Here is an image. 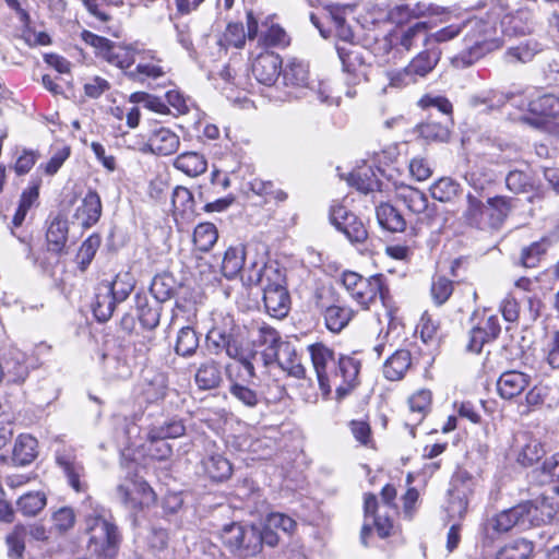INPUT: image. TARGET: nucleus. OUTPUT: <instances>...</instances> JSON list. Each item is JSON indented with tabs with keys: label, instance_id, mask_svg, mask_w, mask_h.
Listing matches in <instances>:
<instances>
[{
	"label": "nucleus",
	"instance_id": "nucleus-1",
	"mask_svg": "<svg viewBox=\"0 0 559 559\" xmlns=\"http://www.w3.org/2000/svg\"><path fill=\"white\" fill-rule=\"evenodd\" d=\"M79 513L84 518L88 551L98 559H114L122 540L116 523L106 516L105 509L95 504L90 496L82 502Z\"/></svg>",
	"mask_w": 559,
	"mask_h": 559
},
{
	"label": "nucleus",
	"instance_id": "nucleus-2",
	"mask_svg": "<svg viewBox=\"0 0 559 559\" xmlns=\"http://www.w3.org/2000/svg\"><path fill=\"white\" fill-rule=\"evenodd\" d=\"M248 269V281L262 286L267 312L275 318L285 317L289 309V295L285 287L284 274L272 265L267 266L263 258L250 262Z\"/></svg>",
	"mask_w": 559,
	"mask_h": 559
},
{
	"label": "nucleus",
	"instance_id": "nucleus-3",
	"mask_svg": "<svg viewBox=\"0 0 559 559\" xmlns=\"http://www.w3.org/2000/svg\"><path fill=\"white\" fill-rule=\"evenodd\" d=\"M428 26L417 22L405 28H399L377 41L373 51L382 63L396 62L404 53L423 44L427 47Z\"/></svg>",
	"mask_w": 559,
	"mask_h": 559
},
{
	"label": "nucleus",
	"instance_id": "nucleus-4",
	"mask_svg": "<svg viewBox=\"0 0 559 559\" xmlns=\"http://www.w3.org/2000/svg\"><path fill=\"white\" fill-rule=\"evenodd\" d=\"M282 76L286 86L300 90V95L297 97H305L310 102L318 100L326 105L338 104V97L331 94L326 82H309L308 64L301 60L289 59L282 69Z\"/></svg>",
	"mask_w": 559,
	"mask_h": 559
},
{
	"label": "nucleus",
	"instance_id": "nucleus-5",
	"mask_svg": "<svg viewBox=\"0 0 559 559\" xmlns=\"http://www.w3.org/2000/svg\"><path fill=\"white\" fill-rule=\"evenodd\" d=\"M224 547L239 558L254 557L260 552L259 527L231 522L225 524L219 533Z\"/></svg>",
	"mask_w": 559,
	"mask_h": 559
},
{
	"label": "nucleus",
	"instance_id": "nucleus-6",
	"mask_svg": "<svg viewBox=\"0 0 559 559\" xmlns=\"http://www.w3.org/2000/svg\"><path fill=\"white\" fill-rule=\"evenodd\" d=\"M474 477L465 469H459L452 476L445 507L450 520H463L468 508L469 497L474 492Z\"/></svg>",
	"mask_w": 559,
	"mask_h": 559
},
{
	"label": "nucleus",
	"instance_id": "nucleus-7",
	"mask_svg": "<svg viewBox=\"0 0 559 559\" xmlns=\"http://www.w3.org/2000/svg\"><path fill=\"white\" fill-rule=\"evenodd\" d=\"M82 39L94 47L96 53L108 63L120 69H128L135 62L134 50L110 41L105 37L95 35L88 31L82 32Z\"/></svg>",
	"mask_w": 559,
	"mask_h": 559
},
{
	"label": "nucleus",
	"instance_id": "nucleus-8",
	"mask_svg": "<svg viewBox=\"0 0 559 559\" xmlns=\"http://www.w3.org/2000/svg\"><path fill=\"white\" fill-rule=\"evenodd\" d=\"M360 360L353 356L341 355L335 361L333 373L328 377L329 394L335 389L338 397L345 396L358 384Z\"/></svg>",
	"mask_w": 559,
	"mask_h": 559
},
{
	"label": "nucleus",
	"instance_id": "nucleus-9",
	"mask_svg": "<svg viewBox=\"0 0 559 559\" xmlns=\"http://www.w3.org/2000/svg\"><path fill=\"white\" fill-rule=\"evenodd\" d=\"M485 26L481 22H475L473 34H467L464 38L465 48L451 58V63L454 68L464 69L471 67L492 49L493 43L487 40L483 35Z\"/></svg>",
	"mask_w": 559,
	"mask_h": 559
},
{
	"label": "nucleus",
	"instance_id": "nucleus-10",
	"mask_svg": "<svg viewBox=\"0 0 559 559\" xmlns=\"http://www.w3.org/2000/svg\"><path fill=\"white\" fill-rule=\"evenodd\" d=\"M525 508L522 502L488 519L484 525L485 536L492 542L515 526L521 530L530 528Z\"/></svg>",
	"mask_w": 559,
	"mask_h": 559
},
{
	"label": "nucleus",
	"instance_id": "nucleus-11",
	"mask_svg": "<svg viewBox=\"0 0 559 559\" xmlns=\"http://www.w3.org/2000/svg\"><path fill=\"white\" fill-rule=\"evenodd\" d=\"M207 349L211 354L219 355L223 352L231 358H243L241 348L245 344L243 338L234 332L231 328L213 326L205 337Z\"/></svg>",
	"mask_w": 559,
	"mask_h": 559
},
{
	"label": "nucleus",
	"instance_id": "nucleus-12",
	"mask_svg": "<svg viewBox=\"0 0 559 559\" xmlns=\"http://www.w3.org/2000/svg\"><path fill=\"white\" fill-rule=\"evenodd\" d=\"M226 376L229 382L228 392L233 399L248 408H254L261 402V395L249 383L253 378H247L240 367L228 365Z\"/></svg>",
	"mask_w": 559,
	"mask_h": 559
},
{
	"label": "nucleus",
	"instance_id": "nucleus-13",
	"mask_svg": "<svg viewBox=\"0 0 559 559\" xmlns=\"http://www.w3.org/2000/svg\"><path fill=\"white\" fill-rule=\"evenodd\" d=\"M523 108L524 104H515ZM527 110L534 115V117L522 116L521 121L527 123L536 129L542 128L545 124V117H557L559 116V96L554 94H545L528 100L525 104Z\"/></svg>",
	"mask_w": 559,
	"mask_h": 559
},
{
	"label": "nucleus",
	"instance_id": "nucleus-14",
	"mask_svg": "<svg viewBox=\"0 0 559 559\" xmlns=\"http://www.w3.org/2000/svg\"><path fill=\"white\" fill-rule=\"evenodd\" d=\"M380 297L383 305L385 306L389 297V288L384 283L382 274H376L370 277H366L355 292L350 295V298L356 301L362 309H369L370 305L376 301L377 297Z\"/></svg>",
	"mask_w": 559,
	"mask_h": 559
},
{
	"label": "nucleus",
	"instance_id": "nucleus-15",
	"mask_svg": "<svg viewBox=\"0 0 559 559\" xmlns=\"http://www.w3.org/2000/svg\"><path fill=\"white\" fill-rule=\"evenodd\" d=\"M313 369L317 374L319 388L324 396L329 395L328 368H335V354L333 349L323 343H314L308 346Z\"/></svg>",
	"mask_w": 559,
	"mask_h": 559
},
{
	"label": "nucleus",
	"instance_id": "nucleus-16",
	"mask_svg": "<svg viewBox=\"0 0 559 559\" xmlns=\"http://www.w3.org/2000/svg\"><path fill=\"white\" fill-rule=\"evenodd\" d=\"M501 326L497 314L485 313L483 318L471 329L467 348L474 353H480L485 343L491 342L500 334Z\"/></svg>",
	"mask_w": 559,
	"mask_h": 559
},
{
	"label": "nucleus",
	"instance_id": "nucleus-17",
	"mask_svg": "<svg viewBox=\"0 0 559 559\" xmlns=\"http://www.w3.org/2000/svg\"><path fill=\"white\" fill-rule=\"evenodd\" d=\"M526 518L530 527L559 520V499L542 497L535 501H525Z\"/></svg>",
	"mask_w": 559,
	"mask_h": 559
},
{
	"label": "nucleus",
	"instance_id": "nucleus-18",
	"mask_svg": "<svg viewBox=\"0 0 559 559\" xmlns=\"http://www.w3.org/2000/svg\"><path fill=\"white\" fill-rule=\"evenodd\" d=\"M282 59L277 53L265 51L260 53L252 63L255 80L266 86L273 85L282 73Z\"/></svg>",
	"mask_w": 559,
	"mask_h": 559
},
{
	"label": "nucleus",
	"instance_id": "nucleus-19",
	"mask_svg": "<svg viewBox=\"0 0 559 559\" xmlns=\"http://www.w3.org/2000/svg\"><path fill=\"white\" fill-rule=\"evenodd\" d=\"M141 393L147 403H157L171 394L178 395L177 391L168 389L167 376L153 369L144 371Z\"/></svg>",
	"mask_w": 559,
	"mask_h": 559
},
{
	"label": "nucleus",
	"instance_id": "nucleus-20",
	"mask_svg": "<svg viewBox=\"0 0 559 559\" xmlns=\"http://www.w3.org/2000/svg\"><path fill=\"white\" fill-rule=\"evenodd\" d=\"M531 382V376L518 370H508L500 374L496 386L499 396L503 400H512L519 396Z\"/></svg>",
	"mask_w": 559,
	"mask_h": 559
},
{
	"label": "nucleus",
	"instance_id": "nucleus-21",
	"mask_svg": "<svg viewBox=\"0 0 559 559\" xmlns=\"http://www.w3.org/2000/svg\"><path fill=\"white\" fill-rule=\"evenodd\" d=\"M102 215V202L95 191H88L78 206L72 225H78L81 229H86L96 224Z\"/></svg>",
	"mask_w": 559,
	"mask_h": 559
},
{
	"label": "nucleus",
	"instance_id": "nucleus-22",
	"mask_svg": "<svg viewBox=\"0 0 559 559\" xmlns=\"http://www.w3.org/2000/svg\"><path fill=\"white\" fill-rule=\"evenodd\" d=\"M396 198L415 215H424L425 217L432 215L433 210L429 207L427 195L417 188L401 186L396 190Z\"/></svg>",
	"mask_w": 559,
	"mask_h": 559
},
{
	"label": "nucleus",
	"instance_id": "nucleus-23",
	"mask_svg": "<svg viewBox=\"0 0 559 559\" xmlns=\"http://www.w3.org/2000/svg\"><path fill=\"white\" fill-rule=\"evenodd\" d=\"M132 488L127 485H119L117 492L122 503L131 509L147 504L154 499V492L145 481H133Z\"/></svg>",
	"mask_w": 559,
	"mask_h": 559
},
{
	"label": "nucleus",
	"instance_id": "nucleus-24",
	"mask_svg": "<svg viewBox=\"0 0 559 559\" xmlns=\"http://www.w3.org/2000/svg\"><path fill=\"white\" fill-rule=\"evenodd\" d=\"M69 236V221L64 213H59L53 216L48 225L46 239L48 250L56 253H61L66 247Z\"/></svg>",
	"mask_w": 559,
	"mask_h": 559
},
{
	"label": "nucleus",
	"instance_id": "nucleus-25",
	"mask_svg": "<svg viewBox=\"0 0 559 559\" xmlns=\"http://www.w3.org/2000/svg\"><path fill=\"white\" fill-rule=\"evenodd\" d=\"M180 145L179 136L168 128L154 130L147 140L153 154L168 156L176 153Z\"/></svg>",
	"mask_w": 559,
	"mask_h": 559
},
{
	"label": "nucleus",
	"instance_id": "nucleus-26",
	"mask_svg": "<svg viewBox=\"0 0 559 559\" xmlns=\"http://www.w3.org/2000/svg\"><path fill=\"white\" fill-rule=\"evenodd\" d=\"M203 473L213 481H224L231 476V463L221 453H207L201 460Z\"/></svg>",
	"mask_w": 559,
	"mask_h": 559
},
{
	"label": "nucleus",
	"instance_id": "nucleus-27",
	"mask_svg": "<svg viewBox=\"0 0 559 559\" xmlns=\"http://www.w3.org/2000/svg\"><path fill=\"white\" fill-rule=\"evenodd\" d=\"M251 250V245L228 248L222 263L223 275L228 280L235 278L245 269Z\"/></svg>",
	"mask_w": 559,
	"mask_h": 559
},
{
	"label": "nucleus",
	"instance_id": "nucleus-28",
	"mask_svg": "<svg viewBox=\"0 0 559 559\" xmlns=\"http://www.w3.org/2000/svg\"><path fill=\"white\" fill-rule=\"evenodd\" d=\"M162 60L156 57L155 51H143L142 58L135 69L130 72V76L134 80L144 81L145 79H158L166 74Z\"/></svg>",
	"mask_w": 559,
	"mask_h": 559
},
{
	"label": "nucleus",
	"instance_id": "nucleus-29",
	"mask_svg": "<svg viewBox=\"0 0 559 559\" xmlns=\"http://www.w3.org/2000/svg\"><path fill=\"white\" fill-rule=\"evenodd\" d=\"M515 98L513 93H503L497 90L483 91L469 97L468 104L474 109L485 107V111L500 109L504 104Z\"/></svg>",
	"mask_w": 559,
	"mask_h": 559
},
{
	"label": "nucleus",
	"instance_id": "nucleus-30",
	"mask_svg": "<svg viewBox=\"0 0 559 559\" xmlns=\"http://www.w3.org/2000/svg\"><path fill=\"white\" fill-rule=\"evenodd\" d=\"M336 50L342 61L343 71L352 76L350 82L358 83L366 78V64L359 51L341 46H337Z\"/></svg>",
	"mask_w": 559,
	"mask_h": 559
},
{
	"label": "nucleus",
	"instance_id": "nucleus-31",
	"mask_svg": "<svg viewBox=\"0 0 559 559\" xmlns=\"http://www.w3.org/2000/svg\"><path fill=\"white\" fill-rule=\"evenodd\" d=\"M38 442L31 435H20L13 447L12 462L16 466L29 465L38 455Z\"/></svg>",
	"mask_w": 559,
	"mask_h": 559
},
{
	"label": "nucleus",
	"instance_id": "nucleus-32",
	"mask_svg": "<svg viewBox=\"0 0 559 559\" xmlns=\"http://www.w3.org/2000/svg\"><path fill=\"white\" fill-rule=\"evenodd\" d=\"M485 198L478 197L472 191L467 193L466 209L463 212V217L469 226L480 229L487 228V202H483Z\"/></svg>",
	"mask_w": 559,
	"mask_h": 559
},
{
	"label": "nucleus",
	"instance_id": "nucleus-33",
	"mask_svg": "<svg viewBox=\"0 0 559 559\" xmlns=\"http://www.w3.org/2000/svg\"><path fill=\"white\" fill-rule=\"evenodd\" d=\"M138 318L146 330H154L159 324L162 305L158 301H150L145 295L135 296Z\"/></svg>",
	"mask_w": 559,
	"mask_h": 559
},
{
	"label": "nucleus",
	"instance_id": "nucleus-34",
	"mask_svg": "<svg viewBox=\"0 0 559 559\" xmlns=\"http://www.w3.org/2000/svg\"><path fill=\"white\" fill-rule=\"evenodd\" d=\"M171 203L176 221L178 217L186 221H190L194 217L195 202L189 189L181 186L176 187L173 191Z\"/></svg>",
	"mask_w": 559,
	"mask_h": 559
},
{
	"label": "nucleus",
	"instance_id": "nucleus-35",
	"mask_svg": "<svg viewBox=\"0 0 559 559\" xmlns=\"http://www.w3.org/2000/svg\"><path fill=\"white\" fill-rule=\"evenodd\" d=\"M512 199L507 197H487V228H499L512 209Z\"/></svg>",
	"mask_w": 559,
	"mask_h": 559
},
{
	"label": "nucleus",
	"instance_id": "nucleus-36",
	"mask_svg": "<svg viewBox=\"0 0 559 559\" xmlns=\"http://www.w3.org/2000/svg\"><path fill=\"white\" fill-rule=\"evenodd\" d=\"M431 403V392L429 390H419L414 393L409 400V418L406 420V426L411 427V433L414 437V428L426 416Z\"/></svg>",
	"mask_w": 559,
	"mask_h": 559
},
{
	"label": "nucleus",
	"instance_id": "nucleus-37",
	"mask_svg": "<svg viewBox=\"0 0 559 559\" xmlns=\"http://www.w3.org/2000/svg\"><path fill=\"white\" fill-rule=\"evenodd\" d=\"M277 365L288 373L297 379H302L306 376V369L300 362L296 349L293 344L285 342L278 347Z\"/></svg>",
	"mask_w": 559,
	"mask_h": 559
},
{
	"label": "nucleus",
	"instance_id": "nucleus-38",
	"mask_svg": "<svg viewBox=\"0 0 559 559\" xmlns=\"http://www.w3.org/2000/svg\"><path fill=\"white\" fill-rule=\"evenodd\" d=\"M173 165L189 177H198L207 169V160L204 155L193 151L179 154Z\"/></svg>",
	"mask_w": 559,
	"mask_h": 559
},
{
	"label": "nucleus",
	"instance_id": "nucleus-39",
	"mask_svg": "<svg viewBox=\"0 0 559 559\" xmlns=\"http://www.w3.org/2000/svg\"><path fill=\"white\" fill-rule=\"evenodd\" d=\"M412 364L411 353L406 349L395 350L383 366V374L388 380L402 379Z\"/></svg>",
	"mask_w": 559,
	"mask_h": 559
},
{
	"label": "nucleus",
	"instance_id": "nucleus-40",
	"mask_svg": "<svg viewBox=\"0 0 559 559\" xmlns=\"http://www.w3.org/2000/svg\"><path fill=\"white\" fill-rule=\"evenodd\" d=\"M440 50L438 48L426 47L419 52L407 66V70L414 78L426 76L433 70L440 59Z\"/></svg>",
	"mask_w": 559,
	"mask_h": 559
},
{
	"label": "nucleus",
	"instance_id": "nucleus-41",
	"mask_svg": "<svg viewBox=\"0 0 559 559\" xmlns=\"http://www.w3.org/2000/svg\"><path fill=\"white\" fill-rule=\"evenodd\" d=\"M355 311L347 306L332 305L323 313L325 326L333 333H340L354 318Z\"/></svg>",
	"mask_w": 559,
	"mask_h": 559
},
{
	"label": "nucleus",
	"instance_id": "nucleus-42",
	"mask_svg": "<svg viewBox=\"0 0 559 559\" xmlns=\"http://www.w3.org/2000/svg\"><path fill=\"white\" fill-rule=\"evenodd\" d=\"M117 301L110 294L108 285H99L95 294V301L92 305L95 318L100 321H107L115 310Z\"/></svg>",
	"mask_w": 559,
	"mask_h": 559
},
{
	"label": "nucleus",
	"instance_id": "nucleus-43",
	"mask_svg": "<svg viewBox=\"0 0 559 559\" xmlns=\"http://www.w3.org/2000/svg\"><path fill=\"white\" fill-rule=\"evenodd\" d=\"M380 226L389 231H403L406 222L402 214L389 203H381L376 210Z\"/></svg>",
	"mask_w": 559,
	"mask_h": 559
},
{
	"label": "nucleus",
	"instance_id": "nucleus-44",
	"mask_svg": "<svg viewBox=\"0 0 559 559\" xmlns=\"http://www.w3.org/2000/svg\"><path fill=\"white\" fill-rule=\"evenodd\" d=\"M534 552V544L525 538H516L500 548L495 559H530Z\"/></svg>",
	"mask_w": 559,
	"mask_h": 559
},
{
	"label": "nucleus",
	"instance_id": "nucleus-45",
	"mask_svg": "<svg viewBox=\"0 0 559 559\" xmlns=\"http://www.w3.org/2000/svg\"><path fill=\"white\" fill-rule=\"evenodd\" d=\"M194 379L197 385L202 390H211L218 386L222 380L219 366L213 360L201 364Z\"/></svg>",
	"mask_w": 559,
	"mask_h": 559
},
{
	"label": "nucleus",
	"instance_id": "nucleus-46",
	"mask_svg": "<svg viewBox=\"0 0 559 559\" xmlns=\"http://www.w3.org/2000/svg\"><path fill=\"white\" fill-rule=\"evenodd\" d=\"M186 426L182 419L173 417L160 425L151 427L147 439H175L185 435Z\"/></svg>",
	"mask_w": 559,
	"mask_h": 559
},
{
	"label": "nucleus",
	"instance_id": "nucleus-47",
	"mask_svg": "<svg viewBox=\"0 0 559 559\" xmlns=\"http://www.w3.org/2000/svg\"><path fill=\"white\" fill-rule=\"evenodd\" d=\"M199 335L191 326H183L178 331L175 352L181 357H191L199 348Z\"/></svg>",
	"mask_w": 559,
	"mask_h": 559
},
{
	"label": "nucleus",
	"instance_id": "nucleus-48",
	"mask_svg": "<svg viewBox=\"0 0 559 559\" xmlns=\"http://www.w3.org/2000/svg\"><path fill=\"white\" fill-rule=\"evenodd\" d=\"M218 239V231L213 223H201L193 231V243L202 252L210 251Z\"/></svg>",
	"mask_w": 559,
	"mask_h": 559
},
{
	"label": "nucleus",
	"instance_id": "nucleus-49",
	"mask_svg": "<svg viewBox=\"0 0 559 559\" xmlns=\"http://www.w3.org/2000/svg\"><path fill=\"white\" fill-rule=\"evenodd\" d=\"M3 365L8 383H22L28 376L23 355L20 353H11V358H4Z\"/></svg>",
	"mask_w": 559,
	"mask_h": 559
},
{
	"label": "nucleus",
	"instance_id": "nucleus-50",
	"mask_svg": "<svg viewBox=\"0 0 559 559\" xmlns=\"http://www.w3.org/2000/svg\"><path fill=\"white\" fill-rule=\"evenodd\" d=\"M46 503V496L40 491L27 492L16 502L19 511L26 516H35L45 508Z\"/></svg>",
	"mask_w": 559,
	"mask_h": 559
},
{
	"label": "nucleus",
	"instance_id": "nucleus-51",
	"mask_svg": "<svg viewBox=\"0 0 559 559\" xmlns=\"http://www.w3.org/2000/svg\"><path fill=\"white\" fill-rule=\"evenodd\" d=\"M539 50L540 47L537 41L526 40L518 46L510 47L506 52V60L508 62H530Z\"/></svg>",
	"mask_w": 559,
	"mask_h": 559
},
{
	"label": "nucleus",
	"instance_id": "nucleus-52",
	"mask_svg": "<svg viewBox=\"0 0 559 559\" xmlns=\"http://www.w3.org/2000/svg\"><path fill=\"white\" fill-rule=\"evenodd\" d=\"M241 355L243 358H237L236 360L239 365H234V367H240L242 373L247 374V378H255V369L262 367L261 352L251 348L248 344H243Z\"/></svg>",
	"mask_w": 559,
	"mask_h": 559
},
{
	"label": "nucleus",
	"instance_id": "nucleus-53",
	"mask_svg": "<svg viewBox=\"0 0 559 559\" xmlns=\"http://www.w3.org/2000/svg\"><path fill=\"white\" fill-rule=\"evenodd\" d=\"M549 248V241L543 238L522 249L521 264L525 267H536Z\"/></svg>",
	"mask_w": 559,
	"mask_h": 559
},
{
	"label": "nucleus",
	"instance_id": "nucleus-54",
	"mask_svg": "<svg viewBox=\"0 0 559 559\" xmlns=\"http://www.w3.org/2000/svg\"><path fill=\"white\" fill-rule=\"evenodd\" d=\"M460 191V185L451 178H441L430 187L431 197L440 202L452 201Z\"/></svg>",
	"mask_w": 559,
	"mask_h": 559
},
{
	"label": "nucleus",
	"instance_id": "nucleus-55",
	"mask_svg": "<svg viewBox=\"0 0 559 559\" xmlns=\"http://www.w3.org/2000/svg\"><path fill=\"white\" fill-rule=\"evenodd\" d=\"M417 129L419 135L427 141L445 142L450 136L449 128L440 121H426Z\"/></svg>",
	"mask_w": 559,
	"mask_h": 559
},
{
	"label": "nucleus",
	"instance_id": "nucleus-56",
	"mask_svg": "<svg viewBox=\"0 0 559 559\" xmlns=\"http://www.w3.org/2000/svg\"><path fill=\"white\" fill-rule=\"evenodd\" d=\"M246 32L241 23H229L218 40L225 49L228 47L242 48L246 43Z\"/></svg>",
	"mask_w": 559,
	"mask_h": 559
},
{
	"label": "nucleus",
	"instance_id": "nucleus-57",
	"mask_svg": "<svg viewBox=\"0 0 559 559\" xmlns=\"http://www.w3.org/2000/svg\"><path fill=\"white\" fill-rule=\"evenodd\" d=\"M336 229L343 233L350 242L360 243L368 237L365 225L357 216H350L349 221L342 222Z\"/></svg>",
	"mask_w": 559,
	"mask_h": 559
},
{
	"label": "nucleus",
	"instance_id": "nucleus-58",
	"mask_svg": "<svg viewBox=\"0 0 559 559\" xmlns=\"http://www.w3.org/2000/svg\"><path fill=\"white\" fill-rule=\"evenodd\" d=\"M50 521L49 534L58 537L66 536L70 530V508L62 506L52 510Z\"/></svg>",
	"mask_w": 559,
	"mask_h": 559
},
{
	"label": "nucleus",
	"instance_id": "nucleus-59",
	"mask_svg": "<svg viewBox=\"0 0 559 559\" xmlns=\"http://www.w3.org/2000/svg\"><path fill=\"white\" fill-rule=\"evenodd\" d=\"M27 527L16 525L11 534L7 537L8 556L11 559H21L25 550V536Z\"/></svg>",
	"mask_w": 559,
	"mask_h": 559
},
{
	"label": "nucleus",
	"instance_id": "nucleus-60",
	"mask_svg": "<svg viewBox=\"0 0 559 559\" xmlns=\"http://www.w3.org/2000/svg\"><path fill=\"white\" fill-rule=\"evenodd\" d=\"M107 285L117 302L124 301L134 288L133 278L129 273L118 274L116 278Z\"/></svg>",
	"mask_w": 559,
	"mask_h": 559
},
{
	"label": "nucleus",
	"instance_id": "nucleus-61",
	"mask_svg": "<svg viewBox=\"0 0 559 559\" xmlns=\"http://www.w3.org/2000/svg\"><path fill=\"white\" fill-rule=\"evenodd\" d=\"M100 246V237L98 235L90 236L81 246L78 254L76 262L81 271H85L91 264L97 249Z\"/></svg>",
	"mask_w": 559,
	"mask_h": 559
},
{
	"label": "nucleus",
	"instance_id": "nucleus-62",
	"mask_svg": "<svg viewBox=\"0 0 559 559\" xmlns=\"http://www.w3.org/2000/svg\"><path fill=\"white\" fill-rule=\"evenodd\" d=\"M545 454L542 443L535 439H530L520 450L518 462L524 466L533 465Z\"/></svg>",
	"mask_w": 559,
	"mask_h": 559
},
{
	"label": "nucleus",
	"instance_id": "nucleus-63",
	"mask_svg": "<svg viewBox=\"0 0 559 559\" xmlns=\"http://www.w3.org/2000/svg\"><path fill=\"white\" fill-rule=\"evenodd\" d=\"M507 188L514 193L526 192L532 188L531 176L522 170H511L506 177Z\"/></svg>",
	"mask_w": 559,
	"mask_h": 559
},
{
	"label": "nucleus",
	"instance_id": "nucleus-64",
	"mask_svg": "<svg viewBox=\"0 0 559 559\" xmlns=\"http://www.w3.org/2000/svg\"><path fill=\"white\" fill-rule=\"evenodd\" d=\"M543 478L540 481H554L552 491H559V453L546 459L540 468Z\"/></svg>",
	"mask_w": 559,
	"mask_h": 559
}]
</instances>
